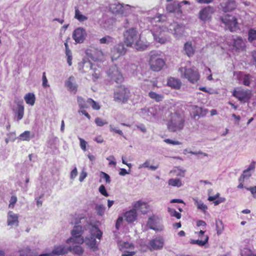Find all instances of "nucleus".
I'll return each mask as SVG.
<instances>
[{
    "instance_id": "nucleus-16",
    "label": "nucleus",
    "mask_w": 256,
    "mask_h": 256,
    "mask_svg": "<svg viewBox=\"0 0 256 256\" xmlns=\"http://www.w3.org/2000/svg\"><path fill=\"white\" fill-rule=\"evenodd\" d=\"M86 54L94 61H102L104 58L103 52L98 49L87 50H86Z\"/></svg>"
},
{
    "instance_id": "nucleus-1",
    "label": "nucleus",
    "mask_w": 256,
    "mask_h": 256,
    "mask_svg": "<svg viewBox=\"0 0 256 256\" xmlns=\"http://www.w3.org/2000/svg\"><path fill=\"white\" fill-rule=\"evenodd\" d=\"M154 40L160 44H164L170 40V38L166 34V26L160 23L156 24L151 30Z\"/></svg>"
},
{
    "instance_id": "nucleus-59",
    "label": "nucleus",
    "mask_w": 256,
    "mask_h": 256,
    "mask_svg": "<svg viewBox=\"0 0 256 256\" xmlns=\"http://www.w3.org/2000/svg\"><path fill=\"white\" fill-rule=\"evenodd\" d=\"M99 192H100V193L105 196H108V194L106 190V189L105 188V186L102 184L101 185L100 188H99Z\"/></svg>"
},
{
    "instance_id": "nucleus-41",
    "label": "nucleus",
    "mask_w": 256,
    "mask_h": 256,
    "mask_svg": "<svg viewBox=\"0 0 256 256\" xmlns=\"http://www.w3.org/2000/svg\"><path fill=\"white\" fill-rule=\"evenodd\" d=\"M74 18L77 19L80 22H84L88 19V18L86 16L81 14L78 8L76 7L75 8Z\"/></svg>"
},
{
    "instance_id": "nucleus-56",
    "label": "nucleus",
    "mask_w": 256,
    "mask_h": 256,
    "mask_svg": "<svg viewBox=\"0 0 256 256\" xmlns=\"http://www.w3.org/2000/svg\"><path fill=\"white\" fill-rule=\"evenodd\" d=\"M17 200V197L16 196H12L10 200L9 208H14Z\"/></svg>"
},
{
    "instance_id": "nucleus-63",
    "label": "nucleus",
    "mask_w": 256,
    "mask_h": 256,
    "mask_svg": "<svg viewBox=\"0 0 256 256\" xmlns=\"http://www.w3.org/2000/svg\"><path fill=\"white\" fill-rule=\"evenodd\" d=\"M79 140L80 141V146L81 148L83 150L86 151L87 142L84 139L80 138H79Z\"/></svg>"
},
{
    "instance_id": "nucleus-14",
    "label": "nucleus",
    "mask_w": 256,
    "mask_h": 256,
    "mask_svg": "<svg viewBox=\"0 0 256 256\" xmlns=\"http://www.w3.org/2000/svg\"><path fill=\"white\" fill-rule=\"evenodd\" d=\"M83 232L82 227L81 226H74L72 231V235L74 242L79 244H82L84 242V239L82 236Z\"/></svg>"
},
{
    "instance_id": "nucleus-64",
    "label": "nucleus",
    "mask_w": 256,
    "mask_h": 256,
    "mask_svg": "<svg viewBox=\"0 0 256 256\" xmlns=\"http://www.w3.org/2000/svg\"><path fill=\"white\" fill-rule=\"evenodd\" d=\"M127 66H128L127 69H128L130 71V72L132 74H134V71L137 68V66L134 64H128Z\"/></svg>"
},
{
    "instance_id": "nucleus-37",
    "label": "nucleus",
    "mask_w": 256,
    "mask_h": 256,
    "mask_svg": "<svg viewBox=\"0 0 256 256\" xmlns=\"http://www.w3.org/2000/svg\"><path fill=\"white\" fill-rule=\"evenodd\" d=\"M26 102L30 106H34L35 102V96L33 93H28L24 97Z\"/></svg>"
},
{
    "instance_id": "nucleus-23",
    "label": "nucleus",
    "mask_w": 256,
    "mask_h": 256,
    "mask_svg": "<svg viewBox=\"0 0 256 256\" xmlns=\"http://www.w3.org/2000/svg\"><path fill=\"white\" fill-rule=\"evenodd\" d=\"M191 113L193 114V116L194 118H196V116H204L208 110L206 109H204L201 107H198L196 106H190Z\"/></svg>"
},
{
    "instance_id": "nucleus-13",
    "label": "nucleus",
    "mask_w": 256,
    "mask_h": 256,
    "mask_svg": "<svg viewBox=\"0 0 256 256\" xmlns=\"http://www.w3.org/2000/svg\"><path fill=\"white\" fill-rule=\"evenodd\" d=\"M108 76L116 83L120 84L124 80V77L116 66H112L107 72Z\"/></svg>"
},
{
    "instance_id": "nucleus-3",
    "label": "nucleus",
    "mask_w": 256,
    "mask_h": 256,
    "mask_svg": "<svg viewBox=\"0 0 256 256\" xmlns=\"http://www.w3.org/2000/svg\"><path fill=\"white\" fill-rule=\"evenodd\" d=\"M166 2H168L166 7V10L170 13H175L178 18L182 16V6L184 4L190 5V2L188 0L178 2L177 0H167Z\"/></svg>"
},
{
    "instance_id": "nucleus-21",
    "label": "nucleus",
    "mask_w": 256,
    "mask_h": 256,
    "mask_svg": "<svg viewBox=\"0 0 256 256\" xmlns=\"http://www.w3.org/2000/svg\"><path fill=\"white\" fill-rule=\"evenodd\" d=\"M214 12V8L210 6L206 7L202 10L199 13L200 18L202 21H206L210 17Z\"/></svg>"
},
{
    "instance_id": "nucleus-29",
    "label": "nucleus",
    "mask_w": 256,
    "mask_h": 256,
    "mask_svg": "<svg viewBox=\"0 0 256 256\" xmlns=\"http://www.w3.org/2000/svg\"><path fill=\"white\" fill-rule=\"evenodd\" d=\"M167 84L169 86L176 90L180 89L182 85L180 80L174 78H170Z\"/></svg>"
},
{
    "instance_id": "nucleus-25",
    "label": "nucleus",
    "mask_w": 256,
    "mask_h": 256,
    "mask_svg": "<svg viewBox=\"0 0 256 256\" xmlns=\"http://www.w3.org/2000/svg\"><path fill=\"white\" fill-rule=\"evenodd\" d=\"M133 208L136 210H140L142 214H146L149 209L148 205L142 200H138L133 204Z\"/></svg>"
},
{
    "instance_id": "nucleus-11",
    "label": "nucleus",
    "mask_w": 256,
    "mask_h": 256,
    "mask_svg": "<svg viewBox=\"0 0 256 256\" xmlns=\"http://www.w3.org/2000/svg\"><path fill=\"white\" fill-rule=\"evenodd\" d=\"M183 116L176 113L171 114L170 119L168 123V128H182L183 126Z\"/></svg>"
},
{
    "instance_id": "nucleus-36",
    "label": "nucleus",
    "mask_w": 256,
    "mask_h": 256,
    "mask_svg": "<svg viewBox=\"0 0 256 256\" xmlns=\"http://www.w3.org/2000/svg\"><path fill=\"white\" fill-rule=\"evenodd\" d=\"M68 251L72 252L74 254L81 256L84 253V250L80 246H70L68 248Z\"/></svg>"
},
{
    "instance_id": "nucleus-6",
    "label": "nucleus",
    "mask_w": 256,
    "mask_h": 256,
    "mask_svg": "<svg viewBox=\"0 0 256 256\" xmlns=\"http://www.w3.org/2000/svg\"><path fill=\"white\" fill-rule=\"evenodd\" d=\"M221 20L230 32H236L238 29L237 20L234 16L226 14L221 18Z\"/></svg>"
},
{
    "instance_id": "nucleus-19",
    "label": "nucleus",
    "mask_w": 256,
    "mask_h": 256,
    "mask_svg": "<svg viewBox=\"0 0 256 256\" xmlns=\"http://www.w3.org/2000/svg\"><path fill=\"white\" fill-rule=\"evenodd\" d=\"M148 226L150 228L156 231H161L163 230V226L159 224L158 220L154 216L149 218Z\"/></svg>"
},
{
    "instance_id": "nucleus-5",
    "label": "nucleus",
    "mask_w": 256,
    "mask_h": 256,
    "mask_svg": "<svg viewBox=\"0 0 256 256\" xmlns=\"http://www.w3.org/2000/svg\"><path fill=\"white\" fill-rule=\"evenodd\" d=\"M166 63L164 59L156 53H152L150 55L149 64L150 68L155 72L160 70L164 66Z\"/></svg>"
},
{
    "instance_id": "nucleus-42",
    "label": "nucleus",
    "mask_w": 256,
    "mask_h": 256,
    "mask_svg": "<svg viewBox=\"0 0 256 256\" xmlns=\"http://www.w3.org/2000/svg\"><path fill=\"white\" fill-rule=\"evenodd\" d=\"M148 96L157 102L162 101L164 98L162 94H158L154 92H150L148 93Z\"/></svg>"
},
{
    "instance_id": "nucleus-24",
    "label": "nucleus",
    "mask_w": 256,
    "mask_h": 256,
    "mask_svg": "<svg viewBox=\"0 0 256 256\" xmlns=\"http://www.w3.org/2000/svg\"><path fill=\"white\" fill-rule=\"evenodd\" d=\"M124 218L127 222L129 223L133 222L137 220V212L133 208L132 209L127 211L124 213Z\"/></svg>"
},
{
    "instance_id": "nucleus-22",
    "label": "nucleus",
    "mask_w": 256,
    "mask_h": 256,
    "mask_svg": "<svg viewBox=\"0 0 256 256\" xmlns=\"http://www.w3.org/2000/svg\"><path fill=\"white\" fill-rule=\"evenodd\" d=\"M65 86L68 90L76 94L77 92L78 86L76 83V80L74 76H70L65 82Z\"/></svg>"
},
{
    "instance_id": "nucleus-53",
    "label": "nucleus",
    "mask_w": 256,
    "mask_h": 256,
    "mask_svg": "<svg viewBox=\"0 0 256 256\" xmlns=\"http://www.w3.org/2000/svg\"><path fill=\"white\" fill-rule=\"evenodd\" d=\"M113 42V38L110 36H106L100 40V42L101 44H108Z\"/></svg>"
},
{
    "instance_id": "nucleus-31",
    "label": "nucleus",
    "mask_w": 256,
    "mask_h": 256,
    "mask_svg": "<svg viewBox=\"0 0 256 256\" xmlns=\"http://www.w3.org/2000/svg\"><path fill=\"white\" fill-rule=\"evenodd\" d=\"M91 71L92 78L94 80H95L100 78L101 74L102 68L94 64L92 68V69Z\"/></svg>"
},
{
    "instance_id": "nucleus-52",
    "label": "nucleus",
    "mask_w": 256,
    "mask_h": 256,
    "mask_svg": "<svg viewBox=\"0 0 256 256\" xmlns=\"http://www.w3.org/2000/svg\"><path fill=\"white\" fill-rule=\"evenodd\" d=\"M168 212L171 216L175 217L177 219H180L181 218V214L174 208H168Z\"/></svg>"
},
{
    "instance_id": "nucleus-17",
    "label": "nucleus",
    "mask_w": 256,
    "mask_h": 256,
    "mask_svg": "<svg viewBox=\"0 0 256 256\" xmlns=\"http://www.w3.org/2000/svg\"><path fill=\"white\" fill-rule=\"evenodd\" d=\"M86 36V31L82 28H76L72 34V38L76 43H82Z\"/></svg>"
},
{
    "instance_id": "nucleus-47",
    "label": "nucleus",
    "mask_w": 256,
    "mask_h": 256,
    "mask_svg": "<svg viewBox=\"0 0 256 256\" xmlns=\"http://www.w3.org/2000/svg\"><path fill=\"white\" fill-rule=\"evenodd\" d=\"M216 226L217 234L219 235L222 234L224 229V224L221 220H218L216 221Z\"/></svg>"
},
{
    "instance_id": "nucleus-18",
    "label": "nucleus",
    "mask_w": 256,
    "mask_h": 256,
    "mask_svg": "<svg viewBox=\"0 0 256 256\" xmlns=\"http://www.w3.org/2000/svg\"><path fill=\"white\" fill-rule=\"evenodd\" d=\"M164 244V240L162 238H156L150 241L148 247V249L152 251L157 250L162 248Z\"/></svg>"
},
{
    "instance_id": "nucleus-28",
    "label": "nucleus",
    "mask_w": 256,
    "mask_h": 256,
    "mask_svg": "<svg viewBox=\"0 0 256 256\" xmlns=\"http://www.w3.org/2000/svg\"><path fill=\"white\" fill-rule=\"evenodd\" d=\"M94 64L88 59H84L82 62L79 64V68L82 72H86L88 70H92Z\"/></svg>"
},
{
    "instance_id": "nucleus-48",
    "label": "nucleus",
    "mask_w": 256,
    "mask_h": 256,
    "mask_svg": "<svg viewBox=\"0 0 256 256\" xmlns=\"http://www.w3.org/2000/svg\"><path fill=\"white\" fill-rule=\"evenodd\" d=\"M168 184L170 186L177 187H180L182 185L181 180L178 178H170L168 180Z\"/></svg>"
},
{
    "instance_id": "nucleus-20",
    "label": "nucleus",
    "mask_w": 256,
    "mask_h": 256,
    "mask_svg": "<svg viewBox=\"0 0 256 256\" xmlns=\"http://www.w3.org/2000/svg\"><path fill=\"white\" fill-rule=\"evenodd\" d=\"M134 43V44L131 46L136 50L140 51L145 50L149 46V42L146 40H142L141 38L140 35L138 40Z\"/></svg>"
},
{
    "instance_id": "nucleus-39",
    "label": "nucleus",
    "mask_w": 256,
    "mask_h": 256,
    "mask_svg": "<svg viewBox=\"0 0 256 256\" xmlns=\"http://www.w3.org/2000/svg\"><path fill=\"white\" fill-rule=\"evenodd\" d=\"M157 107H152L148 108H142L141 109L142 113L144 114L145 113H147L148 116H152L153 117H156V113L154 112L156 110Z\"/></svg>"
},
{
    "instance_id": "nucleus-45",
    "label": "nucleus",
    "mask_w": 256,
    "mask_h": 256,
    "mask_svg": "<svg viewBox=\"0 0 256 256\" xmlns=\"http://www.w3.org/2000/svg\"><path fill=\"white\" fill-rule=\"evenodd\" d=\"M20 256H36L31 250L27 247L20 250Z\"/></svg>"
},
{
    "instance_id": "nucleus-40",
    "label": "nucleus",
    "mask_w": 256,
    "mask_h": 256,
    "mask_svg": "<svg viewBox=\"0 0 256 256\" xmlns=\"http://www.w3.org/2000/svg\"><path fill=\"white\" fill-rule=\"evenodd\" d=\"M34 136V134H31L30 131H25L20 136V139L22 140L29 141L30 138Z\"/></svg>"
},
{
    "instance_id": "nucleus-38",
    "label": "nucleus",
    "mask_w": 256,
    "mask_h": 256,
    "mask_svg": "<svg viewBox=\"0 0 256 256\" xmlns=\"http://www.w3.org/2000/svg\"><path fill=\"white\" fill-rule=\"evenodd\" d=\"M255 168V162H252L248 166V168L246 170H245L242 174V176L243 177L245 178H249L251 176L252 174L250 173V170H254Z\"/></svg>"
},
{
    "instance_id": "nucleus-26",
    "label": "nucleus",
    "mask_w": 256,
    "mask_h": 256,
    "mask_svg": "<svg viewBox=\"0 0 256 256\" xmlns=\"http://www.w3.org/2000/svg\"><path fill=\"white\" fill-rule=\"evenodd\" d=\"M220 6L224 12L231 11L236 7V2L234 0H228L225 2L222 3Z\"/></svg>"
},
{
    "instance_id": "nucleus-7",
    "label": "nucleus",
    "mask_w": 256,
    "mask_h": 256,
    "mask_svg": "<svg viewBox=\"0 0 256 256\" xmlns=\"http://www.w3.org/2000/svg\"><path fill=\"white\" fill-rule=\"evenodd\" d=\"M232 96L242 102H246L249 100L251 97V92L245 90L242 87L235 88L232 92Z\"/></svg>"
},
{
    "instance_id": "nucleus-2",
    "label": "nucleus",
    "mask_w": 256,
    "mask_h": 256,
    "mask_svg": "<svg viewBox=\"0 0 256 256\" xmlns=\"http://www.w3.org/2000/svg\"><path fill=\"white\" fill-rule=\"evenodd\" d=\"M182 78L188 80L190 83L194 84L200 79V74L195 68L181 66L178 69Z\"/></svg>"
},
{
    "instance_id": "nucleus-60",
    "label": "nucleus",
    "mask_w": 256,
    "mask_h": 256,
    "mask_svg": "<svg viewBox=\"0 0 256 256\" xmlns=\"http://www.w3.org/2000/svg\"><path fill=\"white\" fill-rule=\"evenodd\" d=\"M164 142L166 144H171L173 145H180L182 144V143L178 141L172 140L169 138L165 139L164 140Z\"/></svg>"
},
{
    "instance_id": "nucleus-10",
    "label": "nucleus",
    "mask_w": 256,
    "mask_h": 256,
    "mask_svg": "<svg viewBox=\"0 0 256 256\" xmlns=\"http://www.w3.org/2000/svg\"><path fill=\"white\" fill-rule=\"evenodd\" d=\"M129 90L122 86L118 88L114 94V100L118 102H124L129 97Z\"/></svg>"
},
{
    "instance_id": "nucleus-8",
    "label": "nucleus",
    "mask_w": 256,
    "mask_h": 256,
    "mask_svg": "<svg viewBox=\"0 0 256 256\" xmlns=\"http://www.w3.org/2000/svg\"><path fill=\"white\" fill-rule=\"evenodd\" d=\"M110 10L114 14L126 16L131 12V7L129 5H123L118 2H115L110 5Z\"/></svg>"
},
{
    "instance_id": "nucleus-55",
    "label": "nucleus",
    "mask_w": 256,
    "mask_h": 256,
    "mask_svg": "<svg viewBox=\"0 0 256 256\" xmlns=\"http://www.w3.org/2000/svg\"><path fill=\"white\" fill-rule=\"evenodd\" d=\"M241 256H256L252 252L247 248H244L240 252Z\"/></svg>"
},
{
    "instance_id": "nucleus-50",
    "label": "nucleus",
    "mask_w": 256,
    "mask_h": 256,
    "mask_svg": "<svg viewBox=\"0 0 256 256\" xmlns=\"http://www.w3.org/2000/svg\"><path fill=\"white\" fill-rule=\"evenodd\" d=\"M88 102H89V107L91 106L94 110H98L100 108L99 104L92 98H88Z\"/></svg>"
},
{
    "instance_id": "nucleus-12",
    "label": "nucleus",
    "mask_w": 256,
    "mask_h": 256,
    "mask_svg": "<svg viewBox=\"0 0 256 256\" xmlns=\"http://www.w3.org/2000/svg\"><path fill=\"white\" fill-rule=\"evenodd\" d=\"M127 50L122 42L116 45L111 50L110 55L112 61L117 60L121 56L124 55Z\"/></svg>"
},
{
    "instance_id": "nucleus-49",
    "label": "nucleus",
    "mask_w": 256,
    "mask_h": 256,
    "mask_svg": "<svg viewBox=\"0 0 256 256\" xmlns=\"http://www.w3.org/2000/svg\"><path fill=\"white\" fill-rule=\"evenodd\" d=\"M208 237L206 236H205V238L204 239V240H191L190 242V244H198L200 246H204V244H206L208 242Z\"/></svg>"
},
{
    "instance_id": "nucleus-9",
    "label": "nucleus",
    "mask_w": 256,
    "mask_h": 256,
    "mask_svg": "<svg viewBox=\"0 0 256 256\" xmlns=\"http://www.w3.org/2000/svg\"><path fill=\"white\" fill-rule=\"evenodd\" d=\"M234 76L238 81V83H242L246 86H250L253 82L254 77L250 74H246L242 72H234Z\"/></svg>"
},
{
    "instance_id": "nucleus-15",
    "label": "nucleus",
    "mask_w": 256,
    "mask_h": 256,
    "mask_svg": "<svg viewBox=\"0 0 256 256\" xmlns=\"http://www.w3.org/2000/svg\"><path fill=\"white\" fill-rule=\"evenodd\" d=\"M16 106L13 108V110L15 115V118L17 120H21L24 114V102L22 100H15Z\"/></svg>"
},
{
    "instance_id": "nucleus-33",
    "label": "nucleus",
    "mask_w": 256,
    "mask_h": 256,
    "mask_svg": "<svg viewBox=\"0 0 256 256\" xmlns=\"http://www.w3.org/2000/svg\"><path fill=\"white\" fill-rule=\"evenodd\" d=\"M77 102L80 109H84L89 108V102H88V99L86 100L82 96H78L77 97Z\"/></svg>"
},
{
    "instance_id": "nucleus-57",
    "label": "nucleus",
    "mask_w": 256,
    "mask_h": 256,
    "mask_svg": "<svg viewBox=\"0 0 256 256\" xmlns=\"http://www.w3.org/2000/svg\"><path fill=\"white\" fill-rule=\"evenodd\" d=\"M95 122L98 126H102L105 124H107V122L106 120H102L99 118H97L95 119Z\"/></svg>"
},
{
    "instance_id": "nucleus-4",
    "label": "nucleus",
    "mask_w": 256,
    "mask_h": 256,
    "mask_svg": "<svg viewBox=\"0 0 256 256\" xmlns=\"http://www.w3.org/2000/svg\"><path fill=\"white\" fill-rule=\"evenodd\" d=\"M140 35L136 28H130L124 33V42L127 46L131 47Z\"/></svg>"
},
{
    "instance_id": "nucleus-44",
    "label": "nucleus",
    "mask_w": 256,
    "mask_h": 256,
    "mask_svg": "<svg viewBox=\"0 0 256 256\" xmlns=\"http://www.w3.org/2000/svg\"><path fill=\"white\" fill-rule=\"evenodd\" d=\"M248 40L250 42L256 40V30L250 28L248 31Z\"/></svg>"
},
{
    "instance_id": "nucleus-32",
    "label": "nucleus",
    "mask_w": 256,
    "mask_h": 256,
    "mask_svg": "<svg viewBox=\"0 0 256 256\" xmlns=\"http://www.w3.org/2000/svg\"><path fill=\"white\" fill-rule=\"evenodd\" d=\"M68 252V248L64 246H60L54 247L52 250V254L56 255H62Z\"/></svg>"
},
{
    "instance_id": "nucleus-51",
    "label": "nucleus",
    "mask_w": 256,
    "mask_h": 256,
    "mask_svg": "<svg viewBox=\"0 0 256 256\" xmlns=\"http://www.w3.org/2000/svg\"><path fill=\"white\" fill-rule=\"evenodd\" d=\"M86 244L88 246L91 248H94L96 246V241L94 238H86Z\"/></svg>"
},
{
    "instance_id": "nucleus-62",
    "label": "nucleus",
    "mask_w": 256,
    "mask_h": 256,
    "mask_svg": "<svg viewBox=\"0 0 256 256\" xmlns=\"http://www.w3.org/2000/svg\"><path fill=\"white\" fill-rule=\"evenodd\" d=\"M42 86L44 88L49 87L50 85L48 84V80L46 76V73L44 72L42 74Z\"/></svg>"
},
{
    "instance_id": "nucleus-46",
    "label": "nucleus",
    "mask_w": 256,
    "mask_h": 256,
    "mask_svg": "<svg viewBox=\"0 0 256 256\" xmlns=\"http://www.w3.org/2000/svg\"><path fill=\"white\" fill-rule=\"evenodd\" d=\"M164 26H166V32H169L171 34L173 32L174 29L176 26H178V23L176 22H173L170 24H163Z\"/></svg>"
},
{
    "instance_id": "nucleus-54",
    "label": "nucleus",
    "mask_w": 256,
    "mask_h": 256,
    "mask_svg": "<svg viewBox=\"0 0 256 256\" xmlns=\"http://www.w3.org/2000/svg\"><path fill=\"white\" fill-rule=\"evenodd\" d=\"M96 210L98 215L102 216L104 214L106 208L103 205L97 204L96 206Z\"/></svg>"
},
{
    "instance_id": "nucleus-35",
    "label": "nucleus",
    "mask_w": 256,
    "mask_h": 256,
    "mask_svg": "<svg viewBox=\"0 0 256 256\" xmlns=\"http://www.w3.org/2000/svg\"><path fill=\"white\" fill-rule=\"evenodd\" d=\"M233 46L238 50L242 48L244 46L242 39L240 37H236L233 38Z\"/></svg>"
},
{
    "instance_id": "nucleus-30",
    "label": "nucleus",
    "mask_w": 256,
    "mask_h": 256,
    "mask_svg": "<svg viewBox=\"0 0 256 256\" xmlns=\"http://www.w3.org/2000/svg\"><path fill=\"white\" fill-rule=\"evenodd\" d=\"M184 50L186 54L189 57L192 56L194 52V49L192 46V44L189 42H186L184 44Z\"/></svg>"
},
{
    "instance_id": "nucleus-43",
    "label": "nucleus",
    "mask_w": 256,
    "mask_h": 256,
    "mask_svg": "<svg viewBox=\"0 0 256 256\" xmlns=\"http://www.w3.org/2000/svg\"><path fill=\"white\" fill-rule=\"evenodd\" d=\"M92 235L99 240H100L102 236V232L96 226L92 227L91 230Z\"/></svg>"
},
{
    "instance_id": "nucleus-58",
    "label": "nucleus",
    "mask_w": 256,
    "mask_h": 256,
    "mask_svg": "<svg viewBox=\"0 0 256 256\" xmlns=\"http://www.w3.org/2000/svg\"><path fill=\"white\" fill-rule=\"evenodd\" d=\"M165 16L162 15H160L158 16L154 17L152 18L151 22L153 23L154 22H160L162 20H165Z\"/></svg>"
},
{
    "instance_id": "nucleus-61",
    "label": "nucleus",
    "mask_w": 256,
    "mask_h": 256,
    "mask_svg": "<svg viewBox=\"0 0 256 256\" xmlns=\"http://www.w3.org/2000/svg\"><path fill=\"white\" fill-rule=\"evenodd\" d=\"M100 176L105 180L106 183L110 184V177L108 174L104 172H101Z\"/></svg>"
},
{
    "instance_id": "nucleus-34",
    "label": "nucleus",
    "mask_w": 256,
    "mask_h": 256,
    "mask_svg": "<svg viewBox=\"0 0 256 256\" xmlns=\"http://www.w3.org/2000/svg\"><path fill=\"white\" fill-rule=\"evenodd\" d=\"M184 31V28L182 26L178 24V26L175 28L172 34L176 38H179L182 36Z\"/></svg>"
},
{
    "instance_id": "nucleus-27",
    "label": "nucleus",
    "mask_w": 256,
    "mask_h": 256,
    "mask_svg": "<svg viewBox=\"0 0 256 256\" xmlns=\"http://www.w3.org/2000/svg\"><path fill=\"white\" fill-rule=\"evenodd\" d=\"M18 216L12 211H10L8 214V226H18Z\"/></svg>"
}]
</instances>
